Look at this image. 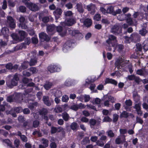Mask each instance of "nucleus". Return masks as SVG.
<instances>
[{"label":"nucleus","mask_w":148,"mask_h":148,"mask_svg":"<svg viewBox=\"0 0 148 148\" xmlns=\"http://www.w3.org/2000/svg\"><path fill=\"white\" fill-rule=\"evenodd\" d=\"M19 79L17 74H16L13 76L9 75L8 76L6 80L7 85L9 88H12L14 86L17 85Z\"/></svg>","instance_id":"obj_1"},{"label":"nucleus","mask_w":148,"mask_h":148,"mask_svg":"<svg viewBox=\"0 0 148 148\" xmlns=\"http://www.w3.org/2000/svg\"><path fill=\"white\" fill-rule=\"evenodd\" d=\"M111 32L115 35H121L122 30L120 25L117 23L114 25L111 29Z\"/></svg>","instance_id":"obj_2"},{"label":"nucleus","mask_w":148,"mask_h":148,"mask_svg":"<svg viewBox=\"0 0 148 148\" xmlns=\"http://www.w3.org/2000/svg\"><path fill=\"white\" fill-rule=\"evenodd\" d=\"M68 32L70 34L75 36L79 39H81L83 37V35L79 30H73L69 29H68Z\"/></svg>","instance_id":"obj_3"},{"label":"nucleus","mask_w":148,"mask_h":148,"mask_svg":"<svg viewBox=\"0 0 148 148\" xmlns=\"http://www.w3.org/2000/svg\"><path fill=\"white\" fill-rule=\"evenodd\" d=\"M7 21L6 22L7 25L9 26L12 28H14L16 25L14 21L13 18L10 16H8L6 18Z\"/></svg>","instance_id":"obj_4"},{"label":"nucleus","mask_w":148,"mask_h":148,"mask_svg":"<svg viewBox=\"0 0 148 148\" xmlns=\"http://www.w3.org/2000/svg\"><path fill=\"white\" fill-rule=\"evenodd\" d=\"M48 70L51 73L58 72L60 71V68L56 64H51L47 68Z\"/></svg>","instance_id":"obj_5"},{"label":"nucleus","mask_w":148,"mask_h":148,"mask_svg":"<svg viewBox=\"0 0 148 148\" xmlns=\"http://www.w3.org/2000/svg\"><path fill=\"white\" fill-rule=\"evenodd\" d=\"M14 102L17 103H21L23 100V94L21 93H14Z\"/></svg>","instance_id":"obj_6"},{"label":"nucleus","mask_w":148,"mask_h":148,"mask_svg":"<svg viewBox=\"0 0 148 148\" xmlns=\"http://www.w3.org/2000/svg\"><path fill=\"white\" fill-rule=\"evenodd\" d=\"M27 6L30 10L34 12L37 11L39 9V7L37 4L31 2L27 3Z\"/></svg>","instance_id":"obj_7"},{"label":"nucleus","mask_w":148,"mask_h":148,"mask_svg":"<svg viewBox=\"0 0 148 148\" xmlns=\"http://www.w3.org/2000/svg\"><path fill=\"white\" fill-rule=\"evenodd\" d=\"M125 136L124 135H121L118 136L116 139L115 143L117 145L123 144L124 142H125Z\"/></svg>","instance_id":"obj_8"},{"label":"nucleus","mask_w":148,"mask_h":148,"mask_svg":"<svg viewBox=\"0 0 148 148\" xmlns=\"http://www.w3.org/2000/svg\"><path fill=\"white\" fill-rule=\"evenodd\" d=\"M101 120H96L94 119H91L90 120L89 123L90 126L92 128L95 125L99 126L101 123Z\"/></svg>","instance_id":"obj_9"},{"label":"nucleus","mask_w":148,"mask_h":148,"mask_svg":"<svg viewBox=\"0 0 148 148\" xmlns=\"http://www.w3.org/2000/svg\"><path fill=\"white\" fill-rule=\"evenodd\" d=\"M116 38L112 35H110L108 36V39L106 40V43L110 44L114 43L116 45Z\"/></svg>","instance_id":"obj_10"},{"label":"nucleus","mask_w":148,"mask_h":148,"mask_svg":"<svg viewBox=\"0 0 148 148\" xmlns=\"http://www.w3.org/2000/svg\"><path fill=\"white\" fill-rule=\"evenodd\" d=\"M39 37L42 41H48L50 40L48 35L43 32L39 33Z\"/></svg>","instance_id":"obj_11"},{"label":"nucleus","mask_w":148,"mask_h":148,"mask_svg":"<svg viewBox=\"0 0 148 148\" xmlns=\"http://www.w3.org/2000/svg\"><path fill=\"white\" fill-rule=\"evenodd\" d=\"M148 29L147 27V23H145L143 25V27L142 29L139 31L140 34L143 36H144L148 32Z\"/></svg>","instance_id":"obj_12"},{"label":"nucleus","mask_w":148,"mask_h":148,"mask_svg":"<svg viewBox=\"0 0 148 148\" xmlns=\"http://www.w3.org/2000/svg\"><path fill=\"white\" fill-rule=\"evenodd\" d=\"M72 45V42L71 40H68L63 45V50L64 52H66L71 47Z\"/></svg>","instance_id":"obj_13"},{"label":"nucleus","mask_w":148,"mask_h":148,"mask_svg":"<svg viewBox=\"0 0 148 148\" xmlns=\"http://www.w3.org/2000/svg\"><path fill=\"white\" fill-rule=\"evenodd\" d=\"M125 63V62L124 60L122 58H121L120 59L117 60L116 61L115 64L116 67H120L124 66V64Z\"/></svg>","instance_id":"obj_14"},{"label":"nucleus","mask_w":148,"mask_h":148,"mask_svg":"<svg viewBox=\"0 0 148 148\" xmlns=\"http://www.w3.org/2000/svg\"><path fill=\"white\" fill-rule=\"evenodd\" d=\"M23 48H25V45L23 43L14 47L13 49L10 50L9 51L10 52H13L18 50L22 49Z\"/></svg>","instance_id":"obj_15"},{"label":"nucleus","mask_w":148,"mask_h":148,"mask_svg":"<svg viewBox=\"0 0 148 148\" xmlns=\"http://www.w3.org/2000/svg\"><path fill=\"white\" fill-rule=\"evenodd\" d=\"M136 73L138 75L145 76L148 74V72L145 69H141L138 70L136 71Z\"/></svg>","instance_id":"obj_16"},{"label":"nucleus","mask_w":148,"mask_h":148,"mask_svg":"<svg viewBox=\"0 0 148 148\" xmlns=\"http://www.w3.org/2000/svg\"><path fill=\"white\" fill-rule=\"evenodd\" d=\"M42 101L44 103L48 106H50L51 105L52 103L50 101L49 97L48 96H43Z\"/></svg>","instance_id":"obj_17"},{"label":"nucleus","mask_w":148,"mask_h":148,"mask_svg":"<svg viewBox=\"0 0 148 148\" xmlns=\"http://www.w3.org/2000/svg\"><path fill=\"white\" fill-rule=\"evenodd\" d=\"M63 130V128L61 127H56L52 126L51 127V134H54L56 132H59Z\"/></svg>","instance_id":"obj_18"},{"label":"nucleus","mask_w":148,"mask_h":148,"mask_svg":"<svg viewBox=\"0 0 148 148\" xmlns=\"http://www.w3.org/2000/svg\"><path fill=\"white\" fill-rule=\"evenodd\" d=\"M131 38L132 41L134 42H138L140 40V36L137 33H133L131 35Z\"/></svg>","instance_id":"obj_19"},{"label":"nucleus","mask_w":148,"mask_h":148,"mask_svg":"<svg viewBox=\"0 0 148 148\" xmlns=\"http://www.w3.org/2000/svg\"><path fill=\"white\" fill-rule=\"evenodd\" d=\"M57 31L60 33V35L62 36H64L66 33V31L64 30L62 27L61 26H58L56 28Z\"/></svg>","instance_id":"obj_20"},{"label":"nucleus","mask_w":148,"mask_h":148,"mask_svg":"<svg viewBox=\"0 0 148 148\" xmlns=\"http://www.w3.org/2000/svg\"><path fill=\"white\" fill-rule=\"evenodd\" d=\"M62 95L61 92L59 90H57L55 94L56 97L54 99V101L57 104L59 103L60 101V100L58 97H60Z\"/></svg>","instance_id":"obj_21"},{"label":"nucleus","mask_w":148,"mask_h":148,"mask_svg":"<svg viewBox=\"0 0 148 148\" xmlns=\"http://www.w3.org/2000/svg\"><path fill=\"white\" fill-rule=\"evenodd\" d=\"M79 126L78 124L75 122L72 123L70 125V127L73 131H76L77 130Z\"/></svg>","instance_id":"obj_22"},{"label":"nucleus","mask_w":148,"mask_h":148,"mask_svg":"<svg viewBox=\"0 0 148 148\" xmlns=\"http://www.w3.org/2000/svg\"><path fill=\"white\" fill-rule=\"evenodd\" d=\"M36 51L35 50H34L28 53L27 55V58H34L36 57Z\"/></svg>","instance_id":"obj_23"},{"label":"nucleus","mask_w":148,"mask_h":148,"mask_svg":"<svg viewBox=\"0 0 148 148\" xmlns=\"http://www.w3.org/2000/svg\"><path fill=\"white\" fill-rule=\"evenodd\" d=\"M105 83L106 84L108 83H111L114 84L115 86H116L117 84V82L114 79L109 78H107L105 81Z\"/></svg>","instance_id":"obj_24"},{"label":"nucleus","mask_w":148,"mask_h":148,"mask_svg":"<svg viewBox=\"0 0 148 148\" xmlns=\"http://www.w3.org/2000/svg\"><path fill=\"white\" fill-rule=\"evenodd\" d=\"M76 9L80 13H82L84 12V9L81 3H77L76 5Z\"/></svg>","instance_id":"obj_25"},{"label":"nucleus","mask_w":148,"mask_h":148,"mask_svg":"<svg viewBox=\"0 0 148 148\" xmlns=\"http://www.w3.org/2000/svg\"><path fill=\"white\" fill-rule=\"evenodd\" d=\"M56 29V27L54 25H50L47 26V32L49 34H51L50 33Z\"/></svg>","instance_id":"obj_26"},{"label":"nucleus","mask_w":148,"mask_h":148,"mask_svg":"<svg viewBox=\"0 0 148 148\" xmlns=\"http://www.w3.org/2000/svg\"><path fill=\"white\" fill-rule=\"evenodd\" d=\"M48 112L47 110L45 108H42L38 111V113L40 115L43 116L45 115H47Z\"/></svg>","instance_id":"obj_27"},{"label":"nucleus","mask_w":148,"mask_h":148,"mask_svg":"<svg viewBox=\"0 0 148 148\" xmlns=\"http://www.w3.org/2000/svg\"><path fill=\"white\" fill-rule=\"evenodd\" d=\"M84 23L86 27H89L92 24V21L91 19L88 18L85 20Z\"/></svg>","instance_id":"obj_28"},{"label":"nucleus","mask_w":148,"mask_h":148,"mask_svg":"<svg viewBox=\"0 0 148 148\" xmlns=\"http://www.w3.org/2000/svg\"><path fill=\"white\" fill-rule=\"evenodd\" d=\"M62 12V11L61 9L58 8L53 12V13L55 16H59L61 15Z\"/></svg>","instance_id":"obj_29"},{"label":"nucleus","mask_w":148,"mask_h":148,"mask_svg":"<svg viewBox=\"0 0 148 148\" xmlns=\"http://www.w3.org/2000/svg\"><path fill=\"white\" fill-rule=\"evenodd\" d=\"M37 62V59L36 57L31 59L30 60L29 62V66H32L35 65Z\"/></svg>","instance_id":"obj_30"},{"label":"nucleus","mask_w":148,"mask_h":148,"mask_svg":"<svg viewBox=\"0 0 148 148\" xmlns=\"http://www.w3.org/2000/svg\"><path fill=\"white\" fill-rule=\"evenodd\" d=\"M53 85V83L52 82H47L44 84L43 87L46 90H48Z\"/></svg>","instance_id":"obj_31"},{"label":"nucleus","mask_w":148,"mask_h":148,"mask_svg":"<svg viewBox=\"0 0 148 148\" xmlns=\"http://www.w3.org/2000/svg\"><path fill=\"white\" fill-rule=\"evenodd\" d=\"M1 33L4 36H6L9 33V30L6 27L2 28L1 31Z\"/></svg>","instance_id":"obj_32"},{"label":"nucleus","mask_w":148,"mask_h":148,"mask_svg":"<svg viewBox=\"0 0 148 148\" xmlns=\"http://www.w3.org/2000/svg\"><path fill=\"white\" fill-rule=\"evenodd\" d=\"M107 13L112 14L114 15H116V12L114 11V8L112 6H110L107 9Z\"/></svg>","instance_id":"obj_33"},{"label":"nucleus","mask_w":148,"mask_h":148,"mask_svg":"<svg viewBox=\"0 0 148 148\" xmlns=\"http://www.w3.org/2000/svg\"><path fill=\"white\" fill-rule=\"evenodd\" d=\"M18 34L21 37L20 40L23 39L27 35V34L25 32L22 30L19 31Z\"/></svg>","instance_id":"obj_34"},{"label":"nucleus","mask_w":148,"mask_h":148,"mask_svg":"<svg viewBox=\"0 0 148 148\" xmlns=\"http://www.w3.org/2000/svg\"><path fill=\"white\" fill-rule=\"evenodd\" d=\"M75 23V20L73 18L69 19L66 22V24L68 26H70L72 25Z\"/></svg>","instance_id":"obj_35"},{"label":"nucleus","mask_w":148,"mask_h":148,"mask_svg":"<svg viewBox=\"0 0 148 148\" xmlns=\"http://www.w3.org/2000/svg\"><path fill=\"white\" fill-rule=\"evenodd\" d=\"M62 118L63 119L66 121H68L69 119V114L66 112H63L62 114Z\"/></svg>","instance_id":"obj_36"},{"label":"nucleus","mask_w":148,"mask_h":148,"mask_svg":"<svg viewBox=\"0 0 148 148\" xmlns=\"http://www.w3.org/2000/svg\"><path fill=\"white\" fill-rule=\"evenodd\" d=\"M5 106H6L7 107H10L9 105H8V104L6 102H4L3 104L0 105V110L2 111H3L5 110Z\"/></svg>","instance_id":"obj_37"},{"label":"nucleus","mask_w":148,"mask_h":148,"mask_svg":"<svg viewBox=\"0 0 148 148\" xmlns=\"http://www.w3.org/2000/svg\"><path fill=\"white\" fill-rule=\"evenodd\" d=\"M106 98L112 103H114L116 101V99L111 95H106Z\"/></svg>","instance_id":"obj_38"},{"label":"nucleus","mask_w":148,"mask_h":148,"mask_svg":"<svg viewBox=\"0 0 148 148\" xmlns=\"http://www.w3.org/2000/svg\"><path fill=\"white\" fill-rule=\"evenodd\" d=\"M29 62L28 61H25L21 64V67L23 69H25L27 68L28 66Z\"/></svg>","instance_id":"obj_39"},{"label":"nucleus","mask_w":148,"mask_h":148,"mask_svg":"<svg viewBox=\"0 0 148 148\" xmlns=\"http://www.w3.org/2000/svg\"><path fill=\"white\" fill-rule=\"evenodd\" d=\"M41 141H42V143L45 147H48L49 142L48 140L43 138L41 139Z\"/></svg>","instance_id":"obj_40"},{"label":"nucleus","mask_w":148,"mask_h":148,"mask_svg":"<svg viewBox=\"0 0 148 148\" xmlns=\"http://www.w3.org/2000/svg\"><path fill=\"white\" fill-rule=\"evenodd\" d=\"M116 45L114 43L110 44V45H109L108 43H107L106 46L108 47V51H111L112 50L111 47H114L116 46Z\"/></svg>","instance_id":"obj_41"},{"label":"nucleus","mask_w":148,"mask_h":148,"mask_svg":"<svg viewBox=\"0 0 148 148\" xmlns=\"http://www.w3.org/2000/svg\"><path fill=\"white\" fill-rule=\"evenodd\" d=\"M143 49L144 51H146L148 50V40H146L143 43Z\"/></svg>","instance_id":"obj_42"},{"label":"nucleus","mask_w":148,"mask_h":148,"mask_svg":"<svg viewBox=\"0 0 148 148\" xmlns=\"http://www.w3.org/2000/svg\"><path fill=\"white\" fill-rule=\"evenodd\" d=\"M141 103L139 102L138 103L135 104L134 106L133 107V108L136 109V111H137L141 109L140 106Z\"/></svg>","instance_id":"obj_43"},{"label":"nucleus","mask_w":148,"mask_h":148,"mask_svg":"<svg viewBox=\"0 0 148 148\" xmlns=\"http://www.w3.org/2000/svg\"><path fill=\"white\" fill-rule=\"evenodd\" d=\"M8 3L9 6L13 8L15 5L16 1H13L12 0H8Z\"/></svg>","instance_id":"obj_44"},{"label":"nucleus","mask_w":148,"mask_h":148,"mask_svg":"<svg viewBox=\"0 0 148 148\" xmlns=\"http://www.w3.org/2000/svg\"><path fill=\"white\" fill-rule=\"evenodd\" d=\"M129 116V113L125 111H123L121 114L120 117H124L125 118H127Z\"/></svg>","instance_id":"obj_45"},{"label":"nucleus","mask_w":148,"mask_h":148,"mask_svg":"<svg viewBox=\"0 0 148 148\" xmlns=\"http://www.w3.org/2000/svg\"><path fill=\"white\" fill-rule=\"evenodd\" d=\"M143 123V119L139 116H137L136 118V123H139L142 125Z\"/></svg>","instance_id":"obj_46"},{"label":"nucleus","mask_w":148,"mask_h":148,"mask_svg":"<svg viewBox=\"0 0 148 148\" xmlns=\"http://www.w3.org/2000/svg\"><path fill=\"white\" fill-rule=\"evenodd\" d=\"M7 101L9 102H14V95L8 96L7 98Z\"/></svg>","instance_id":"obj_47"},{"label":"nucleus","mask_w":148,"mask_h":148,"mask_svg":"<svg viewBox=\"0 0 148 148\" xmlns=\"http://www.w3.org/2000/svg\"><path fill=\"white\" fill-rule=\"evenodd\" d=\"M14 110L16 112L18 113L22 112L23 109L21 107H15L14 108Z\"/></svg>","instance_id":"obj_48"},{"label":"nucleus","mask_w":148,"mask_h":148,"mask_svg":"<svg viewBox=\"0 0 148 148\" xmlns=\"http://www.w3.org/2000/svg\"><path fill=\"white\" fill-rule=\"evenodd\" d=\"M11 36L14 40L16 41L19 40H20L18 36L16 34H12L11 35Z\"/></svg>","instance_id":"obj_49"},{"label":"nucleus","mask_w":148,"mask_h":148,"mask_svg":"<svg viewBox=\"0 0 148 148\" xmlns=\"http://www.w3.org/2000/svg\"><path fill=\"white\" fill-rule=\"evenodd\" d=\"M102 121L103 122H110L112 121V119L109 116H107L104 117Z\"/></svg>","instance_id":"obj_50"},{"label":"nucleus","mask_w":148,"mask_h":148,"mask_svg":"<svg viewBox=\"0 0 148 148\" xmlns=\"http://www.w3.org/2000/svg\"><path fill=\"white\" fill-rule=\"evenodd\" d=\"M23 123V126L26 128L27 126L29 127L30 125V121L27 120L26 121H24Z\"/></svg>","instance_id":"obj_51"},{"label":"nucleus","mask_w":148,"mask_h":148,"mask_svg":"<svg viewBox=\"0 0 148 148\" xmlns=\"http://www.w3.org/2000/svg\"><path fill=\"white\" fill-rule=\"evenodd\" d=\"M40 124V122L37 120H35L33 121V126L34 128L37 127Z\"/></svg>","instance_id":"obj_52"},{"label":"nucleus","mask_w":148,"mask_h":148,"mask_svg":"<svg viewBox=\"0 0 148 148\" xmlns=\"http://www.w3.org/2000/svg\"><path fill=\"white\" fill-rule=\"evenodd\" d=\"M19 10L21 12L24 13L26 12V8L25 6H21L19 8Z\"/></svg>","instance_id":"obj_53"},{"label":"nucleus","mask_w":148,"mask_h":148,"mask_svg":"<svg viewBox=\"0 0 148 148\" xmlns=\"http://www.w3.org/2000/svg\"><path fill=\"white\" fill-rule=\"evenodd\" d=\"M119 117V116L117 114H114L113 116V122L114 123L116 122L118 120Z\"/></svg>","instance_id":"obj_54"},{"label":"nucleus","mask_w":148,"mask_h":148,"mask_svg":"<svg viewBox=\"0 0 148 148\" xmlns=\"http://www.w3.org/2000/svg\"><path fill=\"white\" fill-rule=\"evenodd\" d=\"M89 142V140L87 137H85L82 141L81 143L82 145H86Z\"/></svg>","instance_id":"obj_55"},{"label":"nucleus","mask_w":148,"mask_h":148,"mask_svg":"<svg viewBox=\"0 0 148 148\" xmlns=\"http://www.w3.org/2000/svg\"><path fill=\"white\" fill-rule=\"evenodd\" d=\"M54 111L56 113L61 112L62 111V108L60 106H58L55 108Z\"/></svg>","instance_id":"obj_56"},{"label":"nucleus","mask_w":148,"mask_h":148,"mask_svg":"<svg viewBox=\"0 0 148 148\" xmlns=\"http://www.w3.org/2000/svg\"><path fill=\"white\" fill-rule=\"evenodd\" d=\"M106 133L107 134L108 136L112 138L114 136V134L111 130H110L107 131Z\"/></svg>","instance_id":"obj_57"},{"label":"nucleus","mask_w":148,"mask_h":148,"mask_svg":"<svg viewBox=\"0 0 148 148\" xmlns=\"http://www.w3.org/2000/svg\"><path fill=\"white\" fill-rule=\"evenodd\" d=\"M125 39V42L127 43H130L131 41H132L131 38V36L130 37H128L127 36H125L124 37Z\"/></svg>","instance_id":"obj_58"},{"label":"nucleus","mask_w":148,"mask_h":148,"mask_svg":"<svg viewBox=\"0 0 148 148\" xmlns=\"http://www.w3.org/2000/svg\"><path fill=\"white\" fill-rule=\"evenodd\" d=\"M28 70L31 72L32 73H36L38 71L36 68L35 67H31Z\"/></svg>","instance_id":"obj_59"},{"label":"nucleus","mask_w":148,"mask_h":148,"mask_svg":"<svg viewBox=\"0 0 148 148\" xmlns=\"http://www.w3.org/2000/svg\"><path fill=\"white\" fill-rule=\"evenodd\" d=\"M14 110V109H12L11 110L9 111V113L11 114L13 117H16V114Z\"/></svg>","instance_id":"obj_60"},{"label":"nucleus","mask_w":148,"mask_h":148,"mask_svg":"<svg viewBox=\"0 0 148 148\" xmlns=\"http://www.w3.org/2000/svg\"><path fill=\"white\" fill-rule=\"evenodd\" d=\"M101 18V16L99 14H96L94 16V20L97 21H99L100 20Z\"/></svg>","instance_id":"obj_61"},{"label":"nucleus","mask_w":148,"mask_h":148,"mask_svg":"<svg viewBox=\"0 0 148 148\" xmlns=\"http://www.w3.org/2000/svg\"><path fill=\"white\" fill-rule=\"evenodd\" d=\"M147 104L146 103H143L142 104V106L143 108L148 112V99H147Z\"/></svg>","instance_id":"obj_62"},{"label":"nucleus","mask_w":148,"mask_h":148,"mask_svg":"<svg viewBox=\"0 0 148 148\" xmlns=\"http://www.w3.org/2000/svg\"><path fill=\"white\" fill-rule=\"evenodd\" d=\"M69 99V97L68 96L65 95L63 96L62 97V101L64 102H67Z\"/></svg>","instance_id":"obj_63"},{"label":"nucleus","mask_w":148,"mask_h":148,"mask_svg":"<svg viewBox=\"0 0 148 148\" xmlns=\"http://www.w3.org/2000/svg\"><path fill=\"white\" fill-rule=\"evenodd\" d=\"M125 103L127 106H131L132 105V102L130 99L127 100L125 102Z\"/></svg>","instance_id":"obj_64"}]
</instances>
